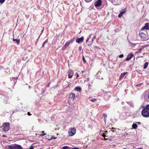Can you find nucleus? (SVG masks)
Returning a JSON list of instances; mask_svg holds the SVG:
<instances>
[{"instance_id": "nucleus-41", "label": "nucleus", "mask_w": 149, "mask_h": 149, "mask_svg": "<svg viewBox=\"0 0 149 149\" xmlns=\"http://www.w3.org/2000/svg\"><path fill=\"white\" fill-rule=\"evenodd\" d=\"M142 149V148H137L136 149Z\"/></svg>"}, {"instance_id": "nucleus-10", "label": "nucleus", "mask_w": 149, "mask_h": 149, "mask_svg": "<svg viewBox=\"0 0 149 149\" xmlns=\"http://www.w3.org/2000/svg\"><path fill=\"white\" fill-rule=\"evenodd\" d=\"M112 3L114 5H118L120 4V0H114Z\"/></svg>"}, {"instance_id": "nucleus-39", "label": "nucleus", "mask_w": 149, "mask_h": 149, "mask_svg": "<svg viewBox=\"0 0 149 149\" xmlns=\"http://www.w3.org/2000/svg\"><path fill=\"white\" fill-rule=\"evenodd\" d=\"M76 74H77V77H79V74H78L77 73H76Z\"/></svg>"}, {"instance_id": "nucleus-37", "label": "nucleus", "mask_w": 149, "mask_h": 149, "mask_svg": "<svg viewBox=\"0 0 149 149\" xmlns=\"http://www.w3.org/2000/svg\"><path fill=\"white\" fill-rule=\"evenodd\" d=\"M89 40V38H88L87 40H86V43H87L88 42V40Z\"/></svg>"}, {"instance_id": "nucleus-43", "label": "nucleus", "mask_w": 149, "mask_h": 149, "mask_svg": "<svg viewBox=\"0 0 149 149\" xmlns=\"http://www.w3.org/2000/svg\"><path fill=\"white\" fill-rule=\"evenodd\" d=\"M84 72V71L83 70L81 72L82 74H83Z\"/></svg>"}, {"instance_id": "nucleus-23", "label": "nucleus", "mask_w": 149, "mask_h": 149, "mask_svg": "<svg viewBox=\"0 0 149 149\" xmlns=\"http://www.w3.org/2000/svg\"><path fill=\"white\" fill-rule=\"evenodd\" d=\"M69 146H64L62 148L63 149H69Z\"/></svg>"}, {"instance_id": "nucleus-26", "label": "nucleus", "mask_w": 149, "mask_h": 149, "mask_svg": "<svg viewBox=\"0 0 149 149\" xmlns=\"http://www.w3.org/2000/svg\"><path fill=\"white\" fill-rule=\"evenodd\" d=\"M5 0H0V3H3L5 1Z\"/></svg>"}, {"instance_id": "nucleus-7", "label": "nucleus", "mask_w": 149, "mask_h": 149, "mask_svg": "<svg viewBox=\"0 0 149 149\" xmlns=\"http://www.w3.org/2000/svg\"><path fill=\"white\" fill-rule=\"evenodd\" d=\"M102 3L101 0H98L94 3L95 7H98L101 6Z\"/></svg>"}, {"instance_id": "nucleus-25", "label": "nucleus", "mask_w": 149, "mask_h": 149, "mask_svg": "<svg viewBox=\"0 0 149 149\" xmlns=\"http://www.w3.org/2000/svg\"><path fill=\"white\" fill-rule=\"evenodd\" d=\"M97 100V99H92L91 100H90V101H91L92 102H95Z\"/></svg>"}, {"instance_id": "nucleus-2", "label": "nucleus", "mask_w": 149, "mask_h": 149, "mask_svg": "<svg viewBox=\"0 0 149 149\" xmlns=\"http://www.w3.org/2000/svg\"><path fill=\"white\" fill-rule=\"evenodd\" d=\"M76 132V129L75 128H70L68 131L69 135L70 136H72L74 135Z\"/></svg>"}, {"instance_id": "nucleus-28", "label": "nucleus", "mask_w": 149, "mask_h": 149, "mask_svg": "<svg viewBox=\"0 0 149 149\" xmlns=\"http://www.w3.org/2000/svg\"><path fill=\"white\" fill-rule=\"evenodd\" d=\"M83 59L84 63L86 62V60L84 56H83Z\"/></svg>"}, {"instance_id": "nucleus-16", "label": "nucleus", "mask_w": 149, "mask_h": 149, "mask_svg": "<svg viewBox=\"0 0 149 149\" xmlns=\"http://www.w3.org/2000/svg\"><path fill=\"white\" fill-rule=\"evenodd\" d=\"M132 127L133 128L136 129L137 128L138 126L136 123H134L132 125Z\"/></svg>"}, {"instance_id": "nucleus-31", "label": "nucleus", "mask_w": 149, "mask_h": 149, "mask_svg": "<svg viewBox=\"0 0 149 149\" xmlns=\"http://www.w3.org/2000/svg\"><path fill=\"white\" fill-rule=\"evenodd\" d=\"M46 135V134L45 133H43V134H41L40 135V136H43Z\"/></svg>"}, {"instance_id": "nucleus-35", "label": "nucleus", "mask_w": 149, "mask_h": 149, "mask_svg": "<svg viewBox=\"0 0 149 149\" xmlns=\"http://www.w3.org/2000/svg\"><path fill=\"white\" fill-rule=\"evenodd\" d=\"M71 149H79V148H72Z\"/></svg>"}, {"instance_id": "nucleus-15", "label": "nucleus", "mask_w": 149, "mask_h": 149, "mask_svg": "<svg viewBox=\"0 0 149 149\" xmlns=\"http://www.w3.org/2000/svg\"><path fill=\"white\" fill-rule=\"evenodd\" d=\"M139 35L141 37L143 38H144L146 36V34L142 32L140 33L139 34Z\"/></svg>"}, {"instance_id": "nucleus-3", "label": "nucleus", "mask_w": 149, "mask_h": 149, "mask_svg": "<svg viewBox=\"0 0 149 149\" xmlns=\"http://www.w3.org/2000/svg\"><path fill=\"white\" fill-rule=\"evenodd\" d=\"M3 127V130L5 132L7 131L10 129V124L8 123H5Z\"/></svg>"}, {"instance_id": "nucleus-30", "label": "nucleus", "mask_w": 149, "mask_h": 149, "mask_svg": "<svg viewBox=\"0 0 149 149\" xmlns=\"http://www.w3.org/2000/svg\"><path fill=\"white\" fill-rule=\"evenodd\" d=\"M56 137H55L54 136H52L51 139H56Z\"/></svg>"}, {"instance_id": "nucleus-47", "label": "nucleus", "mask_w": 149, "mask_h": 149, "mask_svg": "<svg viewBox=\"0 0 149 149\" xmlns=\"http://www.w3.org/2000/svg\"><path fill=\"white\" fill-rule=\"evenodd\" d=\"M44 131H42V133H44Z\"/></svg>"}, {"instance_id": "nucleus-4", "label": "nucleus", "mask_w": 149, "mask_h": 149, "mask_svg": "<svg viewBox=\"0 0 149 149\" xmlns=\"http://www.w3.org/2000/svg\"><path fill=\"white\" fill-rule=\"evenodd\" d=\"M75 96V94L74 93H72L70 94L68 100V103L69 104H71V102L73 101Z\"/></svg>"}, {"instance_id": "nucleus-34", "label": "nucleus", "mask_w": 149, "mask_h": 149, "mask_svg": "<svg viewBox=\"0 0 149 149\" xmlns=\"http://www.w3.org/2000/svg\"><path fill=\"white\" fill-rule=\"evenodd\" d=\"M136 123L139 125H140L141 124V123L140 122H136Z\"/></svg>"}, {"instance_id": "nucleus-1", "label": "nucleus", "mask_w": 149, "mask_h": 149, "mask_svg": "<svg viewBox=\"0 0 149 149\" xmlns=\"http://www.w3.org/2000/svg\"><path fill=\"white\" fill-rule=\"evenodd\" d=\"M144 106L142 107L143 109L141 112L142 115L144 117H149V104L146 105L144 108Z\"/></svg>"}, {"instance_id": "nucleus-51", "label": "nucleus", "mask_w": 149, "mask_h": 149, "mask_svg": "<svg viewBox=\"0 0 149 149\" xmlns=\"http://www.w3.org/2000/svg\"><path fill=\"white\" fill-rule=\"evenodd\" d=\"M124 149H127L126 148H125Z\"/></svg>"}, {"instance_id": "nucleus-6", "label": "nucleus", "mask_w": 149, "mask_h": 149, "mask_svg": "<svg viewBox=\"0 0 149 149\" xmlns=\"http://www.w3.org/2000/svg\"><path fill=\"white\" fill-rule=\"evenodd\" d=\"M68 78H71L73 75L74 74V71L73 70L71 69H70L68 71Z\"/></svg>"}, {"instance_id": "nucleus-32", "label": "nucleus", "mask_w": 149, "mask_h": 149, "mask_svg": "<svg viewBox=\"0 0 149 149\" xmlns=\"http://www.w3.org/2000/svg\"><path fill=\"white\" fill-rule=\"evenodd\" d=\"M44 27H43V29L42 30V31H41V34H40V35L39 36V38H39L40 37V35H41V34H42V33L43 32V29H44Z\"/></svg>"}, {"instance_id": "nucleus-50", "label": "nucleus", "mask_w": 149, "mask_h": 149, "mask_svg": "<svg viewBox=\"0 0 149 149\" xmlns=\"http://www.w3.org/2000/svg\"><path fill=\"white\" fill-rule=\"evenodd\" d=\"M105 139V140H107V139Z\"/></svg>"}, {"instance_id": "nucleus-48", "label": "nucleus", "mask_w": 149, "mask_h": 149, "mask_svg": "<svg viewBox=\"0 0 149 149\" xmlns=\"http://www.w3.org/2000/svg\"><path fill=\"white\" fill-rule=\"evenodd\" d=\"M112 129H114V128H113V127H112Z\"/></svg>"}, {"instance_id": "nucleus-36", "label": "nucleus", "mask_w": 149, "mask_h": 149, "mask_svg": "<svg viewBox=\"0 0 149 149\" xmlns=\"http://www.w3.org/2000/svg\"><path fill=\"white\" fill-rule=\"evenodd\" d=\"M81 47H79V50H81Z\"/></svg>"}, {"instance_id": "nucleus-14", "label": "nucleus", "mask_w": 149, "mask_h": 149, "mask_svg": "<svg viewBox=\"0 0 149 149\" xmlns=\"http://www.w3.org/2000/svg\"><path fill=\"white\" fill-rule=\"evenodd\" d=\"M75 90L77 91L80 92L81 91V88L79 87H76L75 88Z\"/></svg>"}, {"instance_id": "nucleus-24", "label": "nucleus", "mask_w": 149, "mask_h": 149, "mask_svg": "<svg viewBox=\"0 0 149 149\" xmlns=\"http://www.w3.org/2000/svg\"><path fill=\"white\" fill-rule=\"evenodd\" d=\"M47 39L46 41L44 42L43 43L42 45V47H43L44 46V45L47 42Z\"/></svg>"}, {"instance_id": "nucleus-9", "label": "nucleus", "mask_w": 149, "mask_h": 149, "mask_svg": "<svg viewBox=\"0 0 149 149\" xmlns=\"http://www.w3.org/2000/svg\"><path fill=\"white\" fill-rule=\"evenodd\" d=\"M84 40V38L82 36L80 38H77L76 39V42L79 43H80L83 42Z\"/></svg>"}, {"instance_id": "nucleus-33", "label": "nucleus", "mask_w": 149, "mask_h": 149, "mask_svg": "<svg viewBox=\"0 0 149 149\" xmlns=\"http://www.w3.org/2000/svg\"><path fill=\"white\" fill-rule=\"evenodd\" d=\"M86 2H88L91 1L92 0H85Z\"/></svg>"}, {"instance_id": "nucleus-29", "label": "nucleus", "mask_w": 149, "mask_h": 149, "mask_svg": "<svg viewBox=\"0 0 149 149\" xmlns=\"http://www.w3.org/2000/svg\"><path fill=\"white\" fill-rule=\"evenodd\" d=\"M103 116L105 118H106L107 116V115L105 113H104L103 115Z\"/></svg>"}, {"instance_id": "nucleus-13", "label": "nucleus", "mask_w": 149, "mask_h": 149, "mask_svg": "<svg viewBox=\"0 0 149 149\" xmlns=\"http://www.w3.org/2000/svg\"><path fill=\"white\" fill-rule=\"evenodd\" d=\"M125 12L126 11L125 10H124L121 12L118 15V17L120 18L122 16V15L125 13Z\"/></svg>"}, {"instance_id": "nucleus-44", "label": "nucleus", "mask_w": 149, "mask_h": 149, "mask_svg": "<svg viewBox=\"0 0 149 149\" xmlns=\"http://www.w3.org/2000/svg\"><path fill=\"white\" fill-rule=\"evenodd\" d=\"M3 137H6V136L5 135H3Z\"/></svg>"}, {"instance_id": "nucleus-18", "label": "nucleus", "mask_w": 149, "mask_h": 149, "mask_svg": "<svg viewBox=\"0 0 149 149\" xmlns=\"http://www.w3.org/2000/svg\"><path fill=\"white\" fill-rule=\"evenodd\" d=\"M126 73L124 72L123 73L121 74L119 77L120 79H121L126 74Z\"/></svg>"}, {"instance_id": "nucleus-12", "label": "nucleus", "mask_w": 149, "mask_h": 149, "mask_svg": "<svg viewBox=\"0 0 149 149\" xmlns=\"http://www.w3.org/2000/svg\"><path fill=\"white\" fill-rule=\"evenodd\" d=\"M73 42V40H72L70 41H68L66 42L64 47H66L68 46L70 44V43H72Z\"/></svg>"}, {"instance_id": "nucleus-38", "label": "nucleus", "mask_w": 149, "mask_h": 149, "mask_svg": "<svg viewBox=\"0 0 149 149\" xmlns=\"http://www.w3.org/2000/svg\"><path fill=\"white\" fill-rule=\"evenodd\" d=\"M29 149H34L33 146H31L29 148Z\"/></svg>"}, {"instance_id": "nucleus-49", "label": "nucleus", "mask_w": 149, "mask_h": 149, "mask_svg": "<svg viewBox=\"0 0 149 149\" xmlns=\"http://www.w3.org/2000/svg\"><path fill=\"white\" fill-rule=\"evenodd\" d=\"M69 86V85H68V86L66 87V88H67Z\"/></svg>"}, {"instance_id": "nucleus-46", "label": "nucleus", "mask_w": 149, "mask_h": 149, "mask_svg": "<svg viewBox=\"0 0 149 149\" xmlns=\"http://www.w3.org/2000/svg\"><path fill=\"white\" fill-rule=\"evenodd\" d=\"M111 131H112L113 132H114V130H111Z\"/></svg>"}, {"instance_id": "nucleus-5", "label": "nucleus", "mask_w": 149, "mask_h": 149, "mask_svg": "<svg viewBox=\"0 0 149 149\" xmlns=\"http://www.w3.org/2000/svg\"><path fill=\"white\" fill-rule=\"evenodd\" d=\"M9 149H21L22 147L20 145L17 144H15L13 146H9Z\"/></svg>"}, {"instance_id": "nucleus-21", "label": "nucleus", "mask_w": 149, "mask_h": 149, "mask_svg": "<svg viewBox=\"0 0 149 149\" xmlns=\"http://www.w3.org/2000/svg\"><path fill=\"white\" fill-rule=\"evenodd\" d=\"M142 50V49L141 48L139 49L138 50V51L136 52V53H140L141 52Z\"/></svg>"}, {"instance_id": "nucleus-11", "label": "nucleus", "mask_w": 149, "mask_h": 149, "mask_svg": "<svg viewBox=\"0 0 149 149\" xmlns=\"http://www.w3.org/2000/svg\"><path fill=\"white\" fill-rule=\"evenodd\" d=\"M146 29L147 30L149 29V24L146 23L145 24V26L143 28H142L141 29L143 30L144 29Z\"/></svg>"}, {"instance_id": "nucleus-19", "label": "nucleus", "mask_w": 149, "mask_h": 149, "mask_svg": "<svg viewBox=\"0 0 149 149\" xmlns=\"http://www.w3.org/2000/svg\"><path fill=\"white\" fill-rule=\"evenodd\" d=\"M128 104L131 107H133L134 106L132 102H127Z\"/></svg>"}, {"instance_id": "nucleus-8", "label": "nucleus", "mask_w": 149, "mask_h": 149, "mask_svg": "<svg viewBox=\"0 0 149 149\" xmlns=\"http://www.w3.org/2000/svg\"><path fill=\"white\" fill-rule=\"evenodd\" d=\"M133 54L131 53H130L128 55L127 58L125 59V60L126 61L130 60L133 57Z\"/></svg>"}, {"instance_id": "nucleus-20", "label": "nucleus", "mask_w": 149, "mask_h": 149, "mask_svg": "<svg viewBox=\"0 0 149 149\" xmlns=\"http://www.w3.org/2000/svg\"><path fill=\"white\" fill-rule=\"evenodd\" d=\"M148 65V63L147 62L144 65V69H145L147 68Z\"/></svg>"}, {"instance_id": "nucleus-22", "label": "nucleus", "mask_w": 149, "mask_h": 149, "mask_svg": "<svg viewBox=\"0 0 149 149\" xmlns=\"http://www.w3.org/2000/svg\"><path fill=\"white\" fill-rule=\"evenodd\" d=\"M96 38V36H93V38H92V42H91V43L90 44H91L92 43L93 40Z\"/></svg>"}, {"instance_id": "nucleus-42", "label": "nucleus", "mask_w": 149, "mask_h": 149, "mask_svg": "<svg viewBox=\"0 0 149 149\" xmlns=\"http://www.w3.org/2000/svg\"><path fill=\"white\" fill-rule=\"evenodd\" d=\"M92 35V34H91L90 35H89V37L88 38H91V35Z\"/></svg>"}, {"instance_id": "nucleus-40", "label": "nucleus", "mask_w": 149, "mask_h": 149, "mask_svg": "<svg viewBox=\"0 0 149 149\" xmlns=\"http://www.w3.org/2000/svg\"><path fill=\"white\" fill-rule=\"evenodd\" d=\"M28 115H30V114L29 112H28Z\"/></svg>"}, {"instance_id": "nucleus-27", "label": "nucleus", "mask_w": 149, "mask_h": 149, "mask_svg": "<svg viewBox=\"0 0 149 149\" xmlns=\"http://www.w3.org/2000/svg\"><path fill=\"white\" fill-rule=\"evenodd\" d=\"M124 55L123 54H121L119 55V57L120 58H122L123 57Z\"/></svg>"}, {"instance_id": "nucleus-45", "label": "nucleus", "mask_w": 149, "mask_h": 149, "mask_svg": "<svg viewBox=\"0 0 149 149\" xmlns=\"http://www.w3.org/2000/svg\"><path fill=\"white\" fill-rule=\"evenodd\" d=\"M49 84H50V83L48 84V86H49Z\"/></svg>"}, {"instance_id": "nucleus-17", "label": "nucleus", "mask_w": 149, "mask_h": 149, "mask_svg": "<svg viewBox=\"0 0 149 149\" xmlns=\"http://www.w3.org/2000/svg\"><path fill=\"white\" fill-rule=\"evenodd\" d=\"M13 41H15L16 42L17 44H19L20 42V40L19 39H13Z\"/></svg>"}]
</instances>
